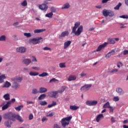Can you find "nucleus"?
I'll return each instance as SVG.
<instances>
[{"label":"nucleus","mask_w":128,"mask_h":128,"mask_svg":"<svg viewBox=\"0 0 128 128\" xmlns=\"http://www.w3.org/2000/svg\"><path fill=\"white\" fill-rule=\"evenodd\" d=\"M4 124L7 128H10V126H12V122L9 121L5 122Z\"/></svg>","instance_id":"37"},{"label":"nucleus","mask_w":128,"mask_h":128,"mask_svg":"<svg viewBox=\"0 0 128 128\" xmlns=\"http://www.w3.org/2000/svg\"><path fill=\"white\" fill-rule=\"evenodd\" d=\"M32 62H37L36 58V57H34V56H32Z\"/></svg>","instance_id":"64"},{"label":"nucleus","mask_w":128,"mask_h":128,"mask_svg":"<svg viewBox=\"0 0 128 128\" xmlns=\"http://www.w3.org/2000/svg\"><path fill=\"white\" fill-rule=\"evenodd\" d=\"M12 82H20L22 80V77L16 76L14 78H12Z\"/></svg>","instance_id":"15"},{"label":"nucleus","mask_w":128,"mask_h":128,"mask_svg":"<svg viewBox=\"0 0 128 128\" xmlns=\"http://www.w3.org/2000/svg\"><path fill=\"white\" fill-rule=\"evenodd\" d=\"M76 80V76L75 75H71L68 76L67 79L68 82H72V80Z\"/></svg>","instance_id":"14"},{"label":"nucleus","mask_w":128,"mask_h":128,"mask_svg":"<svg viewBox=\"0 0 128 128\" xmlns=\"http://www.w3.org/2000/svg\"><path fill=\"white\" fill-rule=\"evenodd\" d=\"M58 82V80L56 78H53L50 80V82Z\"/></svg>","instance_id":"55"},{"label":"nucleus","mask_w":128,"mask_h":128,"mask_svg":"<svg viewBox=\"0 0 128 128\" xmlns=\"http://www.w3.org/2000/svg\"><path fill=\"white\" fill-rule=\"evenodd\" d=\"M59 66L61 68H66V64L65 63H60L59 64Z\"/></svg>","instance_id":"46"},{"label":"nucleus","mask_w":128,"mask_h":128,"mask_svg":"<svg viewBox=\"0 0 128 128\" xmlns=\"http://www.w3.org/2000/svg\"><path fill=\"white\" fill-rule=\"evenodd\" d=\"M92 88V84H84L80 88L81 92H86Z\"/></svg>","instance_id":"5"},{"label":"nucleus","mask_w":128,"mask_h":128,"mask_svg":"<svg viewBox=\"0 0 128 128\" xmlns=\"http://www.w3.org/2000/svg\"><path fill=\"white\" fill-rule=\"evenodd\" d=\"M30 76H38V72H30L29 74Z\"/></svg>","instance_id":"40"},{"label":"nucleus","mask_w":128,"mask_h":128,"mask_svg":"<svg viewBox=\"0 0 128 128\" xmlns=\"http://www.w3.org/2000/svg\"><path fill=\"white\" fill-rule=\"evenodd\" d=\"M62 126H63L64 128H66V126H68V124H70V122H66L65 120H62Z\"/></svg>","instance_id":"22"},{"label":"nucleus","mask_w":128,"mask_h":128,"mask_svg":"<svg viewBox=\"0 0 128 128\" xmlns=\"http://www.w3.org/2000/svg\"><path fill=\"white\" fill-rule=\"evenodd\" d=\"M70 44H72V42L70 40L66 41V42H65L64 43V50L68 48V46H70Z\"/></svg>","instance_id":"18"},{"label":"nucleus","mask_w":128,"mask_h":128,"mask_svg":"<svg viewBox=\"0 0 128 128\" xmlns=\"http://www.w3.org/2000/svg\"><path fill=\"white\" fill-rule=\"evenodd\" d=\"M70 4L66 3L62 6V10H66V9L70 8Z\"/></svg>","instance_id":"20"},{"label":"nucleus","mask_w":128,"mask_h":128,"mask_svg":"<svg viewBox=\"0 0 128 128\" xmlns=\"http://www.w3.org/2000/svg\"><path fill=\"white\" fill-rule=\"evenodd\" d=\"M24 36H26V38H30L32 36V34L30 33H24Z\"/></svg>","instance_id":"47"},{"label":"nucleus","mask_w":128,"mask_h":128,"mask_svg":"<svg viewBox=\"0 0 128 128\" xmlns=\"http://www.w3.org/2000/svg\"><path fill=\"white\" fill-rule=\"evenodd\" d=\"M6 37L4 35H2L0 36V42H6Z\"/></svg>","instance_id":"31"},{"label":"nucleus","mask_w":128,"mask_h":128,"mask_svg":"<svg viewBox=\"0 0 128 128\" xmlns=\"http://www.w3.org/2000/svg\"><path fill=\"white\" fill-rule=\"evenodd\" d=\"M118 72V70L116 68H114L110 72V74H116V72Z\"/></svg>","instance_id":"44"},{"label":"nucleus","mask_w":128,"mask_h":128,"mask_svg":"<svg viewBox=\"0 0 128 128\" xmlns=\"http://www.w3.org/2000/svg\"><path fill=\"white\" fill-rule=\"evenodd\" d=\"M110 56H114L116 54V50H112L110 52H108Z\"/></svg>","instance_id":"52"},{"label":"nucleus","mask_w":128,"mask_h":128,"mask_svg":"<svg viewBox=\"0 0 128 128\" xmlns=\"http://www.w3.org/2000/svg\"><path fill=\"white\" fill-rule=\"evenodd\" d=\"M42 120L44 122H46V120H48V118L44 116L42 118Z\"/></svg>","instance_id":"63"},{"label":"nucleus","mask_w":128,"mask_h":128,"mask_svg":"<svg viewBox=\"0 0 128 128\" xmlns=\"http://www.w3.org/2000/svg\"><path fill=\"white\" fill-rule=\"evenodd\" d=\"M50 10L52 12H56V10L54 8V7H52Z\"/></svg>","instance_id":"59"},{"label":"nucleus","mask_w":128,"mask_h":128,"mask_svg":"<svg viewBox=\"0 0 128 128\" xmlns=\"http://www.w3.org/2000/svg\"><path fill=\"white\" fill-rule=\"evenodd\" d=\"M112 56V55H110V54H109V52H108L105 56V57L106 58H110V56Z\"/></svg>","instance_id":"60"},{"label":"nucleus","mask_w":128,"mask_h":128,"mask_svg":"<svg viewBox=\"0 0 128 128\" xmlns=\"http://www.w3.org/2000/svg\"><path fill=\"white\" fill-rule=\"evenodd\" d=\"M12 86L10 82H8V81H6L5 84L2 86V88H10Z\"/></svg>","instance_id":"25"},{"label":"nucleus","mask_w":128,"mask_h":128,"mask_svg":"<svg viewBox=\"0 0 128 128\" xmlns=\"http://www.w3.org/2000/svg\"><path fill=\"white\" fill-rule=\"evenodd\" d=\"M116 122V118L114 117L111 118V122L112 124H114Z\"/></svg>","instance_id":"54"},{"label":"nucleus","mask_w":128,"mask_h":128,"mask_svg":"<svg viewBox=\"0 0 128 128\" xmlns=\"http://www.w3.org/2000/svg\"><path fill=\"white\" fill-rule=\"evenodd\" d=\"M16 98H12L11 100L7 102L6 104L2 107V110H5L7 108H8L12 105V103L15 102Z\"/></svg>","instance_id":"4"},{"label":"nucleus","mask_w":128,"mask_h":128,"mask_svg":"<svg viewBox=\"0 0 128 128\" xmlns=\"http://www.w3.org/2000/svg\"><path fill=\"white\" fill-rule=\"evenodd\" d=\"M48 76V74L46 72H44L43 73L40 74L39 76L41 78H44V76Z\"/></svg>","instance_id":"33"},{"label":"nucleus","mask_w":128,"mask_h":128,"mask_svg":"<svg viewBox=\"0 0 128 128\" xmlns=\"http://www.w3.org/2000/svg\"><path fill=\"white\" fill-rule=\"evenodd\" d=\"M21 6H28V2L26 0L23 1L21 4Z\"/></svg>","instance_id":"42"},{"label":"nucleus","mask_w":128,"mask_h":128,"mask_svg":"<svg viewBox=\"0 0 128 128\" xmlns=\"http://www.w3.org/2000/svg\"><path fill=\"white\" fill-rule=\"evenodd\" d=\"M40 106H46V104H48V102H46V101H40L39 102Z\"/></svg>","instance_id":"41"},{"label":"nucleus","mask_w":128,"mask_h":128,"mask_svg":"<svg viewBox=\"0 0 128 128\" xmlns=\"http://www.w3.org/2000/svg\"><path fill=\"white\" fill-rule=\"evenodd\" d=\"M20 84H18V82H14L12 84V88H14V90H18V88H20Z\"/></svg>","instance_id":"17"},{"label":"nucleus","mask_w":128,"mask_h":128,"mask_svg":"<svg viewBox=\"0 0 128 128\" xmlns=\"http://www.w3.org/2000/svg\"><path fill=\"white\" fill-rule=\"evenodd\" d=\"M53 16H54V13H52V12H50V13L46 14L45 16H46V18H52Z\"/></svg>","instance_id":"34"},{"label":"nucleus","mask_w":128,"mask_h":128,"mask_svg":"<svg viewBox=\"0 0 128 128\" xmlns=\"http://www.w3.org/2000/svg\"><path fill=\"white\" fill-rule=\"evenodd\" d=\"M43 50H51V49L50 48H48V47H44L43 48Z\"/></svg>","instance_id":"58"},{"label":"nucleus","mask_w":128,"mask_h":128,"mask_svg":"<svg viewBox=\"0 0 128 128\" xmlns=\"http://www.w3.org/2000/svg\"><path fill=\"white\" fill-rule=\"evenodd\" d=\"M38 8L41 10H44V12H46L48 8V6L46 4H42L39 5Z\"/></svg>","instance_id":"7"},{"label":"nucleus","mask_w":128,"mask_h":128,"mask_svg":"<svg viewBox=\"0 0 128 128\" xmlns=\"http://www.w3.org/2000/svg\"><path fill=\"white\" fill-rule=\"evenodd\" d=\"M109 108H110V112H114V108L110 106Z\"/></svg>","instance_id":"62"},{"label":"nucleus","mask_w":128,"mask_h":128,"mask_svg":"<svg viewBox=\"0 0 128 128\" xmlns=\"http://www.w3.org/2000/svg\"><path fill=\"white\" fill-rule=\"evenodd\" d=\"M48 92V89L46 88L41 87L39 88V93L40 94H44V92Z\"/></svg>","instance_id":"19"},{"label":"nucleus","mask_w":128,"mask_h":128,"mask_svg":"<svg viewBox=\"0 0 128 128\" xmlns=\"http://www.w3.org/2000/svg\"><path fill=\"white\" fill-rule=\"evenodd\" d=\"M123 66L124 64H122V62H119L117 63V66L118 68H120V67Z\"/></svg>","instance_id":"45"},{"label":"nucleus","mask_w":128,"mask_h":128,"mask_svg":"<svg viewBox=\"0 0 128 128\" xmlns=\"http://www.w3.org/2000/svg\"><path fill=\"white\" fill-rule=\"evenodd\" d=\"M38 90H36V88L32 89V94H38Z\"/></svg>","instance_id":"51"},{"label":"nucleus","mask_w":128,"mask_h":128,"mask_svg":"<svg viewBox=\"0 0 128 128\" xmlns=\"http://www.w3.org/2000/svg\"><path fill=\"white\" fill-rule=\"evenodd\" d=\"M108 16L110 18H112V16H114V12H112V10H109Z\"/></svg>","instance_id":"36"},{"label":"nucleus","mask_w":128,"mask_h":128,"mask_svg":"<svg viewBox=\"0 0 128 128\" xmlns=\"http://www.w3.org/2000/svg\"><path fill=\"white\" fill-rule=\"evenodd\" d=\"M22 62L24 64H26V66H28V64L32 62V60L30 58H24Z\"/></svg>","instance_id":"13"},{"label":"nucleus","mask_w":128,"mask_h":128,"mask_svg":"<svg viewBox=\"0 0 128 128\" xmlns=\"http://www.w3.org/2000/svg\"><path fill=\"white\" fill-rule=\"evenodd\" d=\"M54 114H56L54 112H51L50 113H47L46 116L52 118V116H54Z\"/></svg>","instance_id":"39"},{"label":"nucleus","mask_w":128,"mask_h":128,"mask_svg":"<svg viewBox=\"0 0 128 128\" xmlns=\"http://www.w3.org/2000/svg\"><path fill=\"white\" fill-rule=\"evenodd\" d=\"M110 106V103L107 102L103 106V108H109Z\"/></svg>","instance_id":"35"},{"label":"nucleus","mask_w":128,"mask_h":128,"mask_svg":"<svg viewBox=\"0 0 128 128\" xmlns=\"http://www.w3.org/2000/svg\"><path fill=\"white\" fill-rule=\"evenodd\" d=\"M120 18H128V15H122L120 16Z\"/></svg>","instance_id":"57"},{"label":"nucleus","mask_w":128,"mask_h":128,"mask_svg":"<svg viewBox=\"0 0 128 128\" xmlns=\"http://www.w3.org/2000/svg\"><path fill=\"white\" fill-rule=\"evenodd\" d=\"M4 120H10L14 122V114H12V112L8 114H6L4 115Z\"/></svg>","instance_id":"2"},{"label":"nucleus","mask_w":128,"mask_h":128,"mask_svg":"<svg viewBox=\"0 0 128 128\" xmlns=\"http://www.w3.org/2000/svg\"><path fill=\"white\" fill-rule=\"evenodd\" d=\"M116 92L119 94V96H124V91L122 88H116Z\"/></svg>","instance_id":"11"},{"label":"nucleus","mask_w":128,"mask_h":128,"mask_svg":"<svg viewBox=\"0 0 128 128\" xmlns=\"http://www.w3.org/2000/svg\"><path fill=\"white\" fill-rule=\"evenodd\" d=\"M6 76L4 74H2L0 76V82L2 84V82H4V80L6 79Z\"/></svg>","instance_id":"32"},{"label":"nucleus","mask_w":128,"mask_h":128,"mask_svg":"<svg viewBox=\"0 0 128 128\" xmlns=\"http://www.w3.org/2000/svg\"><path fill=\"white\" fill-rule=\"evenodd\" d=\"M82 30H84V28L82 26H80V22H76L74 24V26L72 29L71 34H74V36H80Z\"/></svg>","instance_id":"1"},{"label":"nucleus","mask_w":128,"mask_h":128,"mask_svg":"<svg viewBox=\"0 0 128 128\" xmlns=\"http://www.w3.org/2000/svg\"><path fill=\"white\" fill-rule=\"evenodd\" d=\"M22 108H24V106L22 105H20V106H18L15 108V110H18V112H20Z\"/></svg>","instance_id":"38"},{"label":"nucleus","mask_w":128,"mask_h":128,"mask_svg":"<svg viewBox=\"0 0 128 128\" xmlns=\"http://www.w3.org/2000/svg\"><path fill=\"white\" fill-rule=\"evenodd\" d=\"M46 94H42L38 98V100H44V98H46Z\"/></svg>","instance_id":"30"},{"label":"nucleus","mask_w":128,"mask_h":128,"mask_svg":"<svg viewBox=\"0 0 128 128\" xmlns=\"http://www.w3.org/2000/svg\"><path fill=\"white\" fill-rule=\"evenodd\" d=\"M68 34H70V32H68V31H64L62 32V34L59 36V38H62L68 36Z\"/></svg>","instance_id":"10"},{"label":"nucleus","mask_w":128,"mask_h":128,"mask_svg":"<svg viewBox=\"0 0 128 128\" xmlns=\"http://www.w3.org/2000/svg\"><path fill=\"white\" fill-rule=\"evenodd\" d=\"M86 106H92V100H88L86 102Z\"/></svg>","instance_id":"53"},{"label":"nucleus","mask_w":128,"mask_h":128,"mask_svg":"<svg viewBox=\"0 0 128 128\" xmlns=\"http://www.w3.org/2000/svg\"><path fill=\"white\" fill-rule=\"evenodd\" d=\"M80 76L81 78H86L87 74L86 73L82 72L80 74Z\"/></svg>","instance_id":"49"},{"label":"nucleus","mask_w":128,"mask_h":128,"mask_svg":"<svg viewBox=\"0 0 128 128\" xmlns=\"http://www.w3.org/2000/svg\"><path fill=\"white\" fill-rule=\"evenodd\" d=\"M116 42H118L120 40V38H108V42L107 44H114Z\"/></svg>","instance_id":"6"},{"label":"nucleus","mask_w":128,"mask_h":128,"mask_svg":"<svg viewBox=\"0 0 128 128\" xmlns=\"http://www.w3.org/2000/svg\"><path fill=\"white\" fill-rule=\"evenodd\" d=\"M14 120H19L20 122H24L22 120V118L20 116V115H14Z\"/></svg>","instance_id":"21"},{"label":"nucleus","mask_w":128,"mask_h":128,"mask_svg":"<svg viewBox=\"0 0 128 128\" xmlns=\"http://www.w3.org/2000/svg\"><path fill=\"white\" fill-rule=\"evenodd\" d=\"M122 54H123L124 56H126V54H128V50H124Z\"/></svg>","instance_id":"56"},{"label":"nucleus","mask_w":128,"mask_h":128,"mask_svg":"<svg viewBox=\"0 0 128 128\" xmlns=\"http://www.w3.org/2000/svg\"><path fill=\"white\" fill-rule=\"evenodd\" d=\"M34 118V115L32 114H30L29 116V120H32Z\"/></svg>","instance_id":"61"},{"label":"nucleus","mask_w":128,"mask_h":128,"mask_svg":"<svg viewBox=\"0 0 128 128\" xmlns=\"http://www.w3.org/2000/svg\"><path fill=\"white\" fill-rule=\"evenodd\" d=\"M66 88V86H62L60 90H58V94H62Z\"/></svg>","instance_id":"26"},{"label":"nucleus","mask_w":128,"mask_h":128,"mask_svg":"<svg viewBox=\"0 0 128 128\" xmlns=\"http://www.w3.org/2000/svg\"><path fill=\"white\" fill-rule=\"evenodd\" d=\"M107 45H108V42H104V44L99 46L98 48L96 49V51L100 52L102 50V48H106V46Z\"/></svg>","instance_id":"12"},{"label":"nucleus","mask_w":128,"mask_h":128,"mask_svg":"<svg viewBox=\"0 0 128 128\" xmlns=\"http://www.w3.org/2000/svg\"><path fill=\"white\" fill-rule=\"evenodd\" d=\"M122 6V3L120 2L114 8V10H120V8Z\"/></svg>","instance_id":"43"},{"label":"nucleus","mask_w":128,"mask_h":128,"mask_svg":"<svg viewBox=\"0 0 128 128\" xmlns=\"http://www.w3.org/2000/svg\"><path fill=\"white\" fill-rule=\"evenodd\" d=\"M72 118V116H70L67 118H63L62 120H65V122H69Z\"/></svg>","instance_id":"29"},{"label":"nucleus","mask_w":128,"mask_h":128,"mask_svg":"<svg viewBox=\"0 0 128 128\" xmlns=\"http://www.w3.org/2000/svg\"><path fill=\"white\" fill-rule=\"evenodd\" d=\"M98 104V101L92 100V106H96Z\"/></svg>","instance_id":"48"},{"label":"nucleus","mask_w":128,"mask_h":128,"mask_svg":"<svg viewBox=\"0 0 128 128\" xmlns=\"http://www.w3.org/2000/svg\"><path fill=\"white\" fill-rule=\"evenodd\" d=\"M44 30H46V29H36L34 30V33L40 34V32H44Z\"/></svg>","instance_id":"24"},{"label":"nucleus","mask_w":128,"mask_h":128,"mask_svg":"<svg viewBox=\"0 0 128 128\" xmlns=\"http://www.w3.org/2000/svg\"><path fill=\"white\" fill-rule=\"evenodd\" d=\"M104 118V114H99L98 116H96V120L97 122H100L101 120Z\"/></svg>","instance_id":"16"},{"label":"nucleus","mask_w":128,"mask_h":128,"mask_svg":"<svg viewBox=\"0 0 128 128\" xmlns=\"http://www.w3.org/2000/svg\"><path fill=\"white\" fill-rule=\"evenodd\" d=\"M113 100L114 102H118L120 100V98L118 96L114 97Z\"/></svg>","instance_id":"50"},{"label":"nucleus","mask_w":128,"mask_h":128,"mask_svg":"<svg viewBox=\"0 0 128 128\" xmlns=\"http://www.w3.org/2000/svg\"><path fill=\"white\" fill-rule=\"evenodd\" d=\"M108 12L109 10H102V14L104 16H108Z\"/></svg>","instance_id":"28"},{"label":"nucleus","mask_w":128,"mask_h":128,"mask_svg":"<svg viewBox=\"0 0 128 128\" xmlns=\"http://www.w3.org/2000/svg\"><path fill=\"white\" fill-rule=\"evenodd\" d=\"M16 52H21V54H24L26 52V48L24 46L18 47L16 48Z\"/></svg>","instance_id":"9"},{"label":"nucleus","mask_w":128,"mask_h":128,"mask_svg":"<svg viewBox=\"0 0 128 128\" xmlns=\"http://www.w3.org/2000/svg\"><path fill=\"white\" fill-rule=\"evenodd\" d=\"M58 94V91L50 92L48 93V95L49 96H50L51 98H58L56 96Z\"/></svg>","instance_id":"8"},{"label":"nucleus","mask_w":128,"mask_h":128,"mask_svg":"<svg viewBox=\"0 0 128 128\" xmlns=\"http://www.w3.org/2000/svg\"><path fill=\"white\" fill-rule=\"evenodd\" d=\"M3 98H4L5 100H10V97L9 94H5L3 96Z\"/></svg>","instance_id":"23"},{"label":"nucleus","mask_w":128,"mask_h":128,"mask_svg":"<svg viewBox=\"0 0 128 128\" xmlns=\"http://www.w3.org/2000/svg\"><path fill=\"white\" fill-rule=\"evenodd\" d=\"M40 40H42V38H33L29 40V42L30 44H38L40 43Z\"/></svg>","instance_id":"3"},{"label":"nucleus","mask_w":128,"mask_h":128,"mask_svg":"<svg viewBox=\"0 0 128 128\" xmlns=\"http://www.w3.org/2000/svg\"><path fill=\"white\" fill-rule=\"evenodd\" d=\"M70 110H78L80 108V107L76 106H70Z\"/></svg>","instance_id":"27"}]
</instances>
